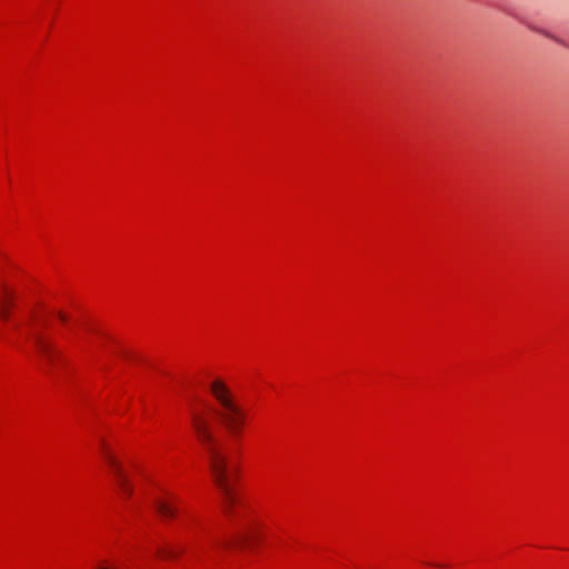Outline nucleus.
<instances>
[{"label":"nucleus","instance_id":"nucleus-10","mask_svg":"<svg viewBox=\"0 0 569 569\" xmlns=\"http://www.w3.org/2000/svg\"><path fill=\"white\" fill-rule=\"evenodd\" d=\"M58 317H59V319H60L61 321H63V322H64V321H67V319H68V317H67L64 313H62V312H59V313H58Z\"/></svg>","mask_w":569,"mask_h":569},{"label":"nucleus","instance_id":"nucleus-5","mask_svg":"<svg viewBox=\"0 0 569 569\" xmlns=\"http://www.w3.org/2000/svg\"><path fill=\"white\" fill-rule=\"evenodd\" d=\"M104 459L108 466L111 469V472L116 479V482L123 495L124 498H129L133 493V488L124 473L121 463L117 460V458L109 452L107 449L104 450Z\"/></svg>","mask_w":569,"mask_h":569},{"label":"nucleus","instance_id":"nucleus-1","mask_svg":"<svg viewBox=\"0 0 569 569\" xmlns=\"http://www.w3.org/2000/svg\"><path fill=\"white\" fill-rule=\"evenodd\" d=\"M192 427L208 456L212 477L221 493L223 510L227 515L231 516L233 505L237 502L231 485L234 468L228 465L226 453L222 451L218 439L213 436L209 422L203 417L194 416L192 418Z\"/></svg>","mask_w":569,"mask_h":569},{"label":"nucleus","instance_id":"nucleus-8","mask_svg":"<svg viewBox=\"0 0 569 569\" xmlns=\"http://www.w3.org/2000/svg\"><path fill=\"white\" fill-rule=\"evenodd\" d=\"M183 551L182 548H174L172 546H162L157 549V555L163 558H176Z\"/></svg>","mask_w":569,"mask_h":569},{"label":"nucleus","instance_id":"nucleus-7","mask_svg":"<svg viewBox=\"0 0 569 569\" xmlns=\"http://www.w3.org/2000/svg\"><path fill=\"white\" fill-rule=\"evenodd\" d=\"M14 292L2 284V320L7 317L8 310L13 306Z\"/></svg>","mask_w":569,"mask_h":569},{"label":"nucleus","instance_id":"nucleus-4","mask_svg":"<svg viewBox=\"0 0 569 569\" xmlns=\"http://www.w3.org/2000/svg\"><path fill=\"white\" fill-rule=\"evenodd\" d=\"M30 336L34 347L48 367V373L53 375V370L61 359V352L40 332L32 331Z\"/></svg>","mask_w":569,"mask_h":569},{"label":"nucleus","instance_id":"nucleus-2","mask_svg":"<svg viewBox=\"0 0 569 569\" xmlns=\"http://www.w3.org/2000/svg\"><path fill=\"white\" fill-rule=\"evenodd\" d=\"M210 391L219 403V408L214 411L217 418L231 437L238 438L246 422L243 409L223 381L213 380Z\"/></svg>","mask_w":569,"mask_h":569},{"label":"nucleus","instance_id":"nucleus-6","mask_svg":"<svg viewBox=\"0 0 569 569\" xmlns=\"http://www.w3.org/2000/svg\"><path fill=\"white\" fill-rule=\"evenodd\" d=\"M154 508L157 512L164 519L173 518L178 513L177 506L173 502L164 499H156Z\"/></svg>","mask_w":569,"mask_h":569},{"label":"nucleus","instance_id":"nucleus-3","mask_svg":"<svg viewBox=\"0 0 569 569\" xmlns=\"http://www.w3.org/2000/svg\"><path fill=\"white\" fill-rule=\"evenodd\" d=\"M258 537L259 528L253 523H247L232 536L213 537L211 543L217 550L229 549L232 547H249L256 543Z\"/></svg>","mask_w":569,"mask_h":569},{"label":"nucleus","instance_id":"nucleus-9","mask_svg":"<svg viewBox=\"0 0 569 569\" xmlns=\"http://www.w3.org/2000/svg\"><path fill=\"white\" fill-rule=\"evenodd\" d=\"M94 569H116L107 560L99 563Z\"/></svg>","mask_w":569,"mask_h":569}]
</instances>
